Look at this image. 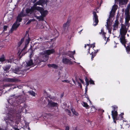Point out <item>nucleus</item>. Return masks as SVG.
<instances>
[{
	"label": "nucleus",
	"mask_w": 130,
	"mask_h": 130,
	"mask_svg": "<svg viewBox=\"0 0 130 130\" xmlns=\"http://www.w3.org/2000/svg\"><path fill=\"white\" fill-rule=\"evenodd\" d=\"M15 96V94H12V95H11L10 96L11 97H12L14 96Z\"/></svg>",
	"instance_id": "nucleus-64"
},
{
	"label": "nucleus",
	"mask_w": 130,
	"mask_h": 130,
	"mask_svg": "<svg viewBox=\"0 0 130 130\" xmlns=\"http://www.w3.org/2000/svg\"><path fill=\"white\" fill-rule=\"evenodd\" d=\"M38 7L33 6L31 7L30 9L27 8L26 9V13L27 14L29 13L30 14H32L35 12V11L36 10H37Z\"/></svg>",
	"instance_id": "nucleus-4"
},
{
	"label": "nucleus",
	"mask_w": 130,
	"mask_h": 130,
	"mask_svg": "<svg viewBox=\"0 0 130 130\" xmlns=\"http://www.w3.org/2000/svg\"><path fill=\"white\" fill-rule=\"evenodd\" d=\"M111 115L114 122L116 124L117 120L118 119H118L117 118V117L118 115L117 111H112Z\"/></svg>",
	"instance_id": "nucleus-7"
},
{
	"label": "nucleus",
	"mask_w": 130,
	"mask_h": 130,
	"mask_svg": "<svg viewBox=\"0 0 130 130\" xmlns=\"http://www.w3.org/2000/svg\"><path fill=\"white\" fill-rule=\"evenodd\" d=\"M93 19L94 21V22L95 23L94 24V26H95L98 24L99 22L98 16L96 14V12L95 11L93 12Z\"/></svg>",
	"instance_id": "nucleus-6"
},
{
	"label": "nucleus",
	"mask_w": 130,
	"mask_h": 130,
	"mask_svg": "<svg viewBox=\"0 0 130 130\" xmlns=\"http://www.w3.org/2000/svg\"><path fill=\"white\" fill-rule=\"evenodd\" d=\"M125 24L126 26H127L128 27H129V22H125Z\"/></svg>",
	"instance_id": "nucleus-49"
},
{
	"label": "nucleus",
	"mask_w": 130,
	"mask_h": 130,
	"mask_svg": "<svg viewBox=\"0 0 130 130\" xmlns=\"http://www.w3.org/2000/svg\"><path fill=\"white\" fill-rule=\"evenodd\" d=\"M48 67H52L55 69H57L58 68V66L54 64H48Z\"/></svg>",
	"instance_id": "nucleus-19"
},
{
	"label": "nucleus",
	"mask_w": 130,
	"mask_h": 130,
	"mask_svg": "<svg viewBox=\"0 0 130 130\" xmlns=\"http://www.w3.org/2000/svg\"><path fill=\"white\" fill-rule=\"evenodd\" d=\"M107 28H109V25L108 24V21H109L110 22V20H109V19H108L107 20Z\"/></svg>",
	"instance_id": "nucleus-43"
},
{
	"label": "nucleus",
	"mask_w": 130,
	"mask_h": 130,
	"mask_svg": "<svg viewBox=\"0 0 130 130\" xmlns=\"http://www.w3.org/2000/svg\"><path fill=\"white\" fill-rule=\"evenodd\" d=\"M96 109H95V107L94 106H92L91 107V111L92 112H93L96 111Z\"/></svg>",
	"instance_id": "nucleus-36"
},
{
	"label": "nucleus",
	"mask_w": 130,
	"mask_h": 130,
	"mask_svg": "<svg viewBox=\"0 0 130 130\" xmlns=\"http://www.w3.org/2000/svg\"><path fill=\"white\" fill-rule=\"evenodd\" d=\"M31 21H32V20H29L28 21V22H27L26 24H29L31 22Z\"/></svg>",
	"instance_id": "nucleus-53"
},
{
	"label": "nucleus",
	"mask_w": 130,
	"mask_h": 130,
	"mask_svg": "<svg viewBox=\"0 0 130 130\" xmlns=\"http://www.w3.org/2000/svg\"><path fill=\"white\" fill-rule=\"evenodd\" d=\"M62 82L64 83H69V81H68V80H62Z\"/></svg>",
	"instance_id": "nucleus-45"
},
{
	"label": "nucleus",
	"mask_w": 130,
	"mask_h": 130,
	"mask_svg": "<svg viewBox=\"0 0 130 130\" xmlns=\"http://www.w3.org/2000/svg\"><path fill=\"white\" fill-rule=\"evenodd\" d=\"M130 20V16L129 15V11H128L126 12V17L125 19V22H128Z\"/></svg>",
	"instance_id": "nucleus-18"
},
{
	"label": "nucleus",
	"mask_w": 130,
	"mask_h": 130,
	"mask_svg": "<svg viewBox=\"0 0 130 130\" xmlns=\"http://www.w3.org/2000/svg\"><path fill=\"white\" fill-rule=\"evenodd\" d=\"M47 2V0H39L34 5L35 6L37 5H41L42 6H43V5L46 4Z\"/></svg>",
	"instance_id": "nucleus-9"
},
{
	"label": "nucleus",
	"mask_w": 130,
	"mask_h": 130,
	"mask_svg": "<svg viewBox=\"0 0 130 130\" xmlns=\"http://www.w3.org/2000/svg\"><path fill=\"white\" fill-rule=\"evenodd\" d=\"M117 9V8H115V7H113L112 8V10H113V11L115 12L116 11V10Z\"/></svg>",
	"instance_id": "nucleus-47"
},
{
	"label": "nucleus",
	"mask_w": 130,
	"mask_h": 130,
	"mask_svg": "<svg viewBox=\"0 0 130 130\" xmlns=\"http://www.w3.org/2000/svg\"><path fill=\"white\" fill-rule=\"evenodd\" d=\"M121 30H127L126 28V27L125 25H122L121 26V28L120 29Z\"/></svg>",
	"instance_id": "nucleus-38"
},
{
	"label": "nucleus",
	"mask_w": 130,
	"mask_h": 130,
	"mask_svg": "<svg viewBox=\"0 0 130 130\" xmlns=\"http://www.w3.org/2000/svg\"><path fill=\"white\" fill-rule=\"evenodd\" d=\"M24 106H23V108H25L26 107V104H24Z\"/></svg>",
	"instance_id": "nucleus-62"
},
{
	"label": "nucleus",
	"mask_w": 130,
	"mask_h": 130,
	"mask_svg": "<svg viewBox=\"0 0 130 130\" xmlns=\"http://www.w3.org/2000/svg\"><path fill=\"white\" fill-rule=\"evenodd\" d=\"M48 104L47 106L48 107L51 108L53 107H57L58 104L53 102L52 100L48 99L47 100Z\"/></svg>",
	"instance_id": "nucleus-3"
},
{
	"label": "nucleus",
	"mask_w": 130,
	"mask_h": 130,
	"mask_svg": "<svg viewBox=\"0 0 130 130\" xmlns=\"http://www.w3.org/2000/svg\"><path fill=\"white\" fill-rule=\"evenodd\" d=\"M4 80L5 82H16L20 81V80L19 79L15 78H7L5 79Z\"/></svg>",
	"instance_id": "nucleus-11"
},
{
	"label": "nucleus",
	"mask_w": 130,
	"mask_h": 130,
	"mask_svg": "<svg viewBox=\"0 0 130 130\" xmlns=\"http://www.w3.org/2000/svg\"><path fill=\"white\" fill-rule=\"evenodd\" d=\"M85 81L86 83L89 82V81L88 79L86 77L85 78Z\"/></svg>",
	"instance_id": "nucleus-48"
},
{
	"label": "nucleus",
	"mask_w": 130,
	"mask_h": 130,
	"mask_svg": "<svg viewBox=\"0 0 130 130\" xmlns=\"http://www.w3.org/2000/svg\"><path fill=\"white\" fill-rule=\"evenodd\" d=\"M22 20V17L20 16L19 15H18L17 18V21L20 22H21Z\"/></svg>",
	"instance_id": "nucleus-30"
},
{
	"label": "nucleus",
	"mask_w": 130,
	"mask_h": 130,
	"mask_svg": "<svg viewBox=\"0 0 130 130\" xmlns=\"http://www.w3.org/2000/svg\"><path fill=\"white\" fill-rule=\"evenodd\" d=\"M70 22L71 20L68 19L66 22L63 25L62 33L66 32L68 30Z\"/></svg>",
	"instance_id": "nucleus-2"
},
{
	"label": "nucleus",
	"mask_w": 130,
	"mask_h": 130,
	"mask_svg": "<svg viewBox=\"0 0 130 130\" xmlns=\"http://www.w3.org/2000/svg\"><path fill=\"white\" fill-rule=\"evenodd\" d=\"M20 24H17V22L14 23L12 25V28L13 29H16L19 27Z\"/></svg>",
	"instance_id": "nucleus-16"
},
{
	"label": "nucleus",
	"mask_w": 130,
	"mask_h": 130,
	"mask_svg": "<svg viewBox=\"0 0 130 130\" xmlns=\"http://www.w3.org/2000/svg\"><path fill=\"white\" fill-rule=\"evenodd\" d=\"M124 113H121V115H120L119 116L121 118H123V117L122 116V115H124Z\"/></svg>",
	"instance_id": "nucleus-54"
},
{
	"label": "nucleus",
	"mask_w": 130,
	"mask_h": 130,
	"mask_svg": "<svg viewBox=\"0 0 130 130\" xmlns=\"http://www.w3.org/2000/svg\"><path fill=\"white\" fill-rule=\"evenodd\" d=\"M115 12L113 11L112 12V10H111L110 13L109 18L113 17L115 15Z\"/></svg>",
	"instance_id": "nucleus-33"
},
{
	"label": "nucleus",
	"mask_w": 130,
	"mask_h": 130,
	"mask_svg": "<svg viewBox=\"0 0 130 130\" xmlns=\"http://www.w3.org/2000/svg\"><path fill=\"white\" fill-rule=\"evenodd\" d=\"M44 54L43 55V57L42 59H38L35 61L36 64L40 65L42 62H45L48 60L49 58L48 55L51 54L55 52L54 49L48 50H45L44 52Z\"/></svg>",
	"instance_id": "nucleus-1"
},
{
	"label": "nucleus",
	"mask_w": 130,
	"mask_h": 130,
	"mask_svg": "<svg viewBox=\"0 0 130 130\" xmlns=\"http://www.w3.org/2000/svg\"><path fill=\"white\" fill-rule=\"evenodd\" d=\"M82 105L84 107L86 108H89V105H88L87 103L84 102L83 103V104H82Z\"/></svg>",
	"instance_id": "nucleus-31"
},
{
	"label": "nucleus",
	"mask_w": 130,
	"mask_h": 130,
	"mask_svg": "<svg viewBox=\"0 0 130 130\" xmlns=\"http://www.w3.org/2000/svg\"><path fill=\"white\" fill-rule=\"evenodd\" d=\"M12 71L14 73L18 74H22L24 72V71L21 70L19 67L15 68L14 69H13Z\"/></svg>",
	"instance_id": "nucleus-10"
},
{
	"label": "nucleus",
	"mask_w": 130,
	"mask_h": 130,
	"mask_svg": "<svg viewBox=\"0 0 130 130\" xmlns=\"http://www.w3.org/2000/svg\"><path fill=\"white\" fill-rule=\"evenodd\" d=\"M101 32H99V34H101L102 33V32H103V31H104L103 29H101Z\"/></svg>",
	"instance_id": "nucleus-58"
},
{
	"label": "nucleus",
	"mask_w": 130,
	"mask_h": 130,
	"mask_svg": "<svg viewBox=\"0 0 130 130\" xmlns=\"http://www.w3.org/2000/svg\"><path fill=\"white\" fill-rule=\"evenodd\" d=\"M24 101V100L23 98L21 96H19L17 98L16 102L18 104H22Z\"/></svg>",
	"instance_id": "nucleus-13"
},
{
	"label": "nucleus",
	"mask_w": 130,
	"mask_h": 130,
	"mask_svg": "<svg viewBox=\"0 0 130 130\" xmlns=\"http://www.w3.org/2000/svg\"><path fill=\"white\" fill-rule=\"evenodd\" d=\"M71 110L73 113L74 115L77 116H78L79 115L78 113L76 111L75 109L73 108L71 109Z\"/></svg>",
	"instance_id": "nucleus-29"
},
{
	"label": "nucleus",
	"mask_w": 130,
	"mask_h": 130,
	"mask_svg": "<svg viewBox=\"0 0 130 130\" xmlns=\"http://www.w3.org/2000/svg\"><path fill=\"white\" fill-rule=\"evenodd\" d=\"M89 82L90 84H92L93 85H94L95 84L94 81L91 79H90Z\"/></svg>",
	"instance_id": "nucleus-42"
},
{
	"label": "nucleus",
	"mask_w": 130,
	"mask_h": 130,
	"mask_svg": "<svg viewBox=\"0 0 130 130\" xmlns=\"http://www.w3.org/2000/svg\"><path fill=\"white\" fill-rule=\"evenodd\" d=\"M18 15H19L20 16L22 17L26 16L27 14L24 13V11L23 10H22L20 13Z\"/></svg>",
	"instance_id": "nucleus-23"
},
{
	"label": "nucleus",
	"mask_w": 130,
	"mask_h": 130,
	"mask_svg": "<svg viewBox=\"0 0 130 130\" xmlns=\"http://www.w3.org/2000/svg\"><path fill=\"white\" fill-rule=\"evenodd\" d=\"M77 83L78 84V86H80V88L81 89H82V84L81 83L79 82H77Z\"/></svg>",
	"instance_id": "nucleus-44"
},
{
	"label": "nucleus",
	"mask_w": 130,
	"mask_h": 130,
	"mask_svg": "<svg viewBox=\"0 0 130 130\" xmlns=\"http://www.w3.org/2000/svg\"><path fill=\"white\" fill-rule=\"evenodd\" d=\"M13 129H15V130H20L19 129L16 127H14L13 128Z\"/></svg>",
	"instance_id": "nucleus-60"
},
{
	"label": "nucleus",
	"mask_w": 130,
	"mask_h": 130,
	"mask_svg": "<svg viewBox=\"0 0 130 130\" xmlns=\"http://www.w3.org/2000/svg\"><path fill=\"white\" fill-rule=\"evenodd\" d=\"M8 27V26H6V25H4L3 26V31H6V30H7V28Z\"/></svg>",
	"instance_id": "nucleus-39"
},
{
	"label": "nucleus",
	"mask_w": 130,
	"mask_h": 130,
	"mask_svg": "<svg viewBox=\"0 0 130 130\" xmlns=\"http://www.w3.org/2000/svg\"><path fill=\"white\" fill-rule=\"evenodd\" d=\"M7 60V59L5 58V56L4 54L2 55L0 57V61L3 62Z\"/></svg>",
	"instance_id": "nucleus-20"
},
{
	"label": "nucleus",
	"mask_w": 130,
	"mask_h": 130,
	"mask_svg": "<svg viewBox=\"0 0 130 130\" xmlns=\"http://www.w3.org/2000/svg\"><path fill=\"white\" fill-rule=\"evenodd\" d=\"M27 64L28 66H30L34 64L33 63L32 60L31 59L28 61V62H27Z\"/></svg>",
	"instance_id": "nucleus-24"
},
{
	"label": "nucleus",
	"mask_w": 130,
	"mask_h": 130,
	"mask_svg": "<svg viewBox=\"0 0 130 130\" xmlns=\"http://www.w3.org/2000/svg\"><path fill=\"white\" fill-rule=\"evenodd\" d=\"M119 21L117 19L115 21V22L114 25L113 26L114 29L116 27V28H118V27L119 24Z\"/></svg>",
	"instance_id": "nucleus-22"
},
{
	"label": "nucleus",
	"mask_w": 130,
	"mask_h": 130,
	"mask_svg": "<svg viewBox=\"0 0 130 130\" xmlns=\"http://www.w3.org/2000/svg\"><path fill=\"white\" fill-rule=\"evenodd\" d=\"M37 10L40 11L41 15L43 17H45L48 13V11L47 10H45L44 8L42 7L38 6Z\"/></svg>",
	"instance_id": "nucleus-5"
},
{
	"label": "nucleus",
	"mask_w": 130,
	"mask_h": 130,
	"mask_svg": "<svg viewBox=\"0 0 130 130\" xmlns=\"http://www.w3.org/2000/svg\"><path fill=\"white\" fill-rule=\"evenodd\" d=\"M120 40L121 43L124 46H126L125 44L127 41L125 39V36H121L120 38Z\"/></svg>",
	"instance_id": "nucleus-12"
},
{
	"label": "nucleus",
	"mask_w": 130,
	"mask_h": 130,
	"mask_svg": "<svg viewBox=\"0 0 130 130\" xmlns=\"http://www.w3.org/2000/svg\"><path fill=\"white\" fill-rule=\"evenodd\" d=\"M72 53V51H69L67 53V55L71 57L74 58V56H73V54Z\"/></svg>",
	"instance_id": "nucleus-26"
},
{
	"label": "nucleus",
	"mask_w": 130,
	"mask_h": 130,
	"mask_svg": "<svg viewBox=\"0 0 130 130\" xmlns=\"http://www.w3.org/2000/svg\"><path fill=\"white\" fill-rule=\"evenodd\" d=\"M92 48H93L94 47H95V43L93 44H92Z\"/></svg>",
	"instance_id": "nucleus-57"
},
{
	"label": "nucleus",
	"mask_w": 130,
	"mask_h": 130,
	"mask_svg": "<svg viewBox=\"0 0 130 130\" xmlns=\"http://www.w3.org/2000/svg\"><path fill=\"white\" fill-rule=\"evenodd\" d=\"M126 51L129 52L130 51V47L128 46H127L126 47Z\"/></svg>",
	"instance_id": "nucleus-40"
},
{
	"label": "nucleus",
	"mask_w": 130,
	"mask_h": 130,
	"mask_svg": "<svg viewBox=\"0 0 130 130\" xmlns=\"http://www.w3.org/2000/svg\"><path fill=\"white\" fill-rule=\"evenodd\" d=\"M127 1L128 0H119V3L122 4H123V2L126 3Z\"/></svg>",
	"instance_id": "nucleus-34"
},
{
	"label": "nucleus",
	"mask_w": 130,
	"mask_h": 130,
	"mask_svg": "<svg viewBox=\"0 0 130 130\" xmlns=\"http://www.w3.org/2000/svg\"><path fill=\"white\" fill-rule=\"evenodd\" d=\"M38 39L40 40V41H42L43 39L42 38L40 37L38 38Z\"/></svg>",
	"instance_id": "nucleus-56"
},
{
	"label": "nucleus",
	"mask_w": 130,
	"mask_h": 130,
	"mask_svg": "<svg viewBox=\"0 0 130 130\" xmlns=\"http://www.w3.org/2000/svg\"><path fill=\"white\" fill-rule=\"evenodd\" d=\"M89 47L88 49L89 51H88V53H90V48H91L92 47V44L89 45Z\"/></svg>",
	"instance_id": "nucleus-46"
},
{
	"label": "nucleus",
	"mask_w": 130,
	"mask_h": 130,
	"mask_svg": "<svg viewBox=\"0 0 130 130\" xmlns=\"http://www.w3.org/2000/svg\"><path fill=\"white\" fill-rule=\"evenodd\" d=\"M28 92L29 93V94H30L34 96H36V94L35 92L32 90L29 91H28Z\"/></svg>",
	"instance_id": "nucleus-28"
},
{
	"label": "nucleus",
	"mask_w": 130,
	"mask_h": 130,
	"mask_svg": "<svg viewBox=\"0 0 130 130\" xmlns=\"http://www.w3.org/2000/svg\"><path fill=\"white\" fill-rule=\"evenodd\" d=\"M112 111H117V110H118V107L115 106L114 105L113 106H112Z\"/></svg>",
	"instance_id": "nucleus-32"
},
{
	"label": "nucleus",
	"mask_w": 130,
	"mask_h": 130,
	"mask_svg": "<svg viewBox=\"0 0 130 130\" xmlns=\"http://www.w3.org/2000/svg\"><path fill=\"white\" fill-rule=\"evenodd\" d=\"M6 62H7L8 63H11L12 61V60L11 59L7 60Z\"/></svg>",
	"instance_id": "nucleus-41"
},
{
	"label": "nucleus",
	"mask_w": 130,
	"mask_h": 130,
	"mask_svg": "<svg viewBox=\"0 0 130 130\" xmlns=\"http://www.w3.org/2000/svg\"><path fill=\"white\" fill-rule=\"evenodd\" d=\"M101 34H102L106 38L105 36V34H106V33H105L104 31H103V32H102Z\"/></svg>",
	"instance_id": "nucleus-51"
},
{
	"label": "nucleus",
	"mask_w": 130,
	"mask_h": 130,
	"mask_svg": "<svg viewBox=\"0 0 130 130\" xmlns=\"http://www.w3.org/2000/svg\"><path fill=\"white\" fill-rule=\"evenodd\" d=\"M11 66L10 65L7 66L3 68L4 70L5 71H7L10 69Z\"/></svg>",
	"instance_id": "nucleus-27"
},
{
	"label": "nucleus",
	"mask_w": 130,
	"mask_h": 130,
	"mask_svg": "<svg viewBox=\"0 0 130 130\" xmlns=\"http://www.w3.org/2000/svg\"><path fill=\"white\" fill-rule=\"evenodd\" d=\"M127 32V30H120V33L121 35V36H125L126 35V34Z\"/></svg>",
	"instance_id": "nucleus-14"
},
{
	"label": "nucleus",
	"mask_w": 130,
	"mask_h": 130,
	"mask_svg": "<svg viewBox=\"0 0 130 130\" xmlns=\"http://www.w3.org/2000/svg\"><path fill=\"white\" fill-rule=\"evenodd\" d=\"M13 116V115L12 114L11 115H10V116H9V115L8 117H10V118H12Z\"/></svg>",
	"instance_id": "nucleus-59"
},
{
	"label": "nucleus",
	"mask_w": 130,
	"mask_h": 130,
	"mask_svg": "<svg viewBox=\"0 0 130 130\" xmlns=\"http://www.w3.org/2000/svg\"><path fill=\"white\" fill-rule=\"evenodd\" d=\"M79 79L80 81V82L83 84H84V81L82 79H81L79 78Z\"/></svg>",
	"instance_id": "nucleus-52"
},
{
	"label": "nucleus",
	"mask_w": 130,
	"mask_h": 130,
	"mask_svg": "<svg viewBox=\"0 0 130 130\" xmlns=\"http://www.w3.org/2000/svg\"><path fill=\"white\" fill-rule=\"evenodd\" d=\"M66 112L70 116H71V113L70 110L68 109H67L66 110Z\"/></svg>",
	"instance_id": "nucleus-37"
},
{
	"label": "nucleus",
	"mask_w": 130,
	"mask_h": 130,
	"mask_svg": "<svg viewBox=\"0 0 130 130\" xmlns=\"http://www.w3.org/2000/svg\"><path fill=\"white\" fill-rule=\"evenodd\" d=\"M27 31H26V34H25V36L26 35V34H27ZM24 37H25V36H24ZM24 38H25V37H24L23 38H22L21 39L20 41H19L17 45H18V47H20L21 46V44L23 42L24 40Z\"/></svg>",
	"instance_id": "nucleus-15"
},
{
	"label": "nucleus",
	"mask_w": 130,
	"mask_h": 130,
	"mask_svg": "<svg viewBox=\"0 0 130 130\" xmlns=\"http://www.w3.org/2000/svg\"><path fill=\"white\" fill-rule=\"evenodd\" d=\"M35 17H36V19L39 20V21H43L44 20V17H43L41 15L39 16H38L37 15H35Z\"/></svg>",
	"instance_id": "nucleus-21"
},
{
	"label": "nucleus",
	"mask_w": 130,
	"mask_h": 130,
	"mask_svg": "<svg viewBox=\"0 0 130 130\" xmlns=\"http://www.w3.org/2000/svg\"><path fill=\"white\" fill-rule=\"evenodd\" d=\"M104 110L102 109H99V113L100 115V116L102 115L103 113L104 112Z\"/></svg>",
	"instance_id": "nucleus-35"
},
{
	"label": "nucleus",
	"mask_w": 130,
	"mask_h": 130,
	"mask_svg": "<svg viewBox=\"0 0 130 130\" xmlns=\"http://www.w3.org/2000/svg\"><path fill=\"white\" fill-rule=\"evenodd\" d=\"M71 59H70L66 58H63L62 59V62L65 64L72 65L73 64V63L71 60Z\"/></svg>",
	"instance_id": "nucleus-8"
},
{
	"label": "nucleus",
	"mask_w": 130,
	"mask_h": 130,
	"mask_svg": "<svg viewBox=\"0 0 130 130\" xmlns=\"http://www.w3.org/2000/svg\"><path fill=\"white\" fill-rule=\"evenodd\" d=\"M86 83V87H87V86L89 85V82Z\"/></svg>",
	"instance_id": "nucleus-63"
},
{
	"label": "nucleus",
	"mask_w": 130,
	"mask_h": 130,
	"mask_svg": "<svg viewBox=\"0 0 130 130\" xmlns=\"http://www.w3.org/2000/svg\"><path fill=\"white\" fill-rule=\"evenodd\" d=\"M27 45H26V44H25V45L24 47V48L23 49H25L26 48L27 46Z\"/></svg>",
	"instance_id": "nucleus-55"
},
{
	"label": "nucleus",
	"mask_w": 130,
	"mask_h": 130,
	"mask_svg": "<svg viewBox=\"0 0 130 130\" xmlns=\"http://www.w3.org/2000/svg\"><path fill=\"white\" fill-rule=\"evenodd\" d=\"M28 39H26L25 40V44H26V45H28L30 42V41L31 40L30 38L29 37V35L28 34Z\"/></svg>",
	"instance_id": "nucleus-25"
},
{
	"label": "nucleus",
	"mask_w": 130,
	"mask_h": 130,
	"mask_svg": "<svg viewBox=\"0 0 130 130\" xmlns=\"http://www.w3.org/2000/svg\"><path fill=\"white\" fill-rule=\"evenodd\" d=\"M87 87H86L85 89V93H87Z\"/></svg>",
	"instance_id": "nucleus-61"
},
{
	"label": "nucleus",
	"mask_w": 130,
	"mask_h": 130,
	"mask_svg": "<svg viewBox=\"0 0 130 130\" xmlns=\"http://www.w3.org/2000/svg\"><path fill=\"white\" fill-rule=\"evenodd\" d=\"M98 51V50H94V52H92L91 54V59L92 60H93V58L96 56V54L97 53Z\"/></svg>",
	"instance_id": "nucleus-17"
},
{
	"label": "nucleus",
	"mask_w": 130,
	"mask_h": 130,
	"mask_svg": "<svg viewBox=\"0 0 130 130\" xmlns=\"http://www.w3.org/2000/svg\"><path fill=\"white\" fill-rule=\"evenodd\" d=\"M69 130V126H66V128L65 130Z\"/></svg>",
	"instance_id": "nucleus-50"
}]
</instances>
